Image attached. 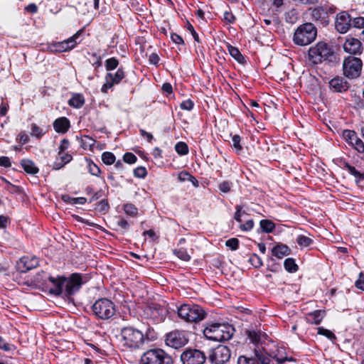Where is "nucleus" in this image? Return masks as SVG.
Instances as JSON below:
<instances>
[{"label": "nucleus", "mask_w": 364, "mask_h": 364, "mask_svg": "<svg viewBox=\"0 0 364 364\" xmlns=\"http://www.w3.org/2000/svg\"><path fill=\"white\" fill-rule=\"evenodd\" d=\"M234 332V327L228 323H211L203 330L208 340L220 342L230 340Z\"/></svg>", "instance_id": "nucleus-1"}, {"label": "nucleus", "mask_w": 364, "mask_h": 364, "mask_svg": "<svg viewBox=\"0 0 364 364\" xmlns=\"http://www.w3.org/2000/svg\"><path fill=\"white\" fill-rule=\"evenodd\" d=\"M122 343L128 348H139L145 341L143 333L133 326H128L121 329Z\"/></svg>", "instance_id": "nucleus-2"}, {"label": "nucleus", "mask_w": 364, "mask_h": 364, "mask_svg": "<svg viewBox=\"0 0 364 364\" xmlns=\"http://www.w3.org/2000/svg\"><path fill=\"white\" fill-rule=\"evenodd\" d=\"M317 36V29L311 23H305L295 30L293 41L295 44L304 46L315 41Z\"/></svg>", "instance_id": "nucleus-3"}, {"label": "nucleus", "mask_w": 364, "mask_h": 364, "mask_svg": "<svg viewBox=\"0 0 364 364\" xmlns=\"http://www.w3.org/2000/svg\"><path fill=\"white\" fill-rule=\"evenodd\" d=\"M179 318L186 322L198 323L203 320L206 316L203 308L196 304H184L177 309Z\"/></svg>", "instance_id": "nucleus-4"}, {"label": "nucleus", "mask_w": 364, "mask_h": 364, "mask_svg": "<svg viewBox=\"0 0 364 364\" xmlns=\"http://www.w3.org/2000/svg\"><path fill=\"white\" fill-rule=\"evenodd\" d=\"M333 52L326 43L318 42L314 47L309 50V60L314 64H318L323 60H331Z\"/></svg>", "instance_id": "nucleus-5"}, {"label": "nucleus", "mask_w": 364, "mask_h": 364, "mask_svg": "<svg viewBox=\"0 0 364 364\" xmlns=\"http://www.w3.org/2000/svg\"><path fill=\"white\" fill-rule=\"evenodd\" d=\"M141 364H173L171 357L161 348L146 350L141 358Z\"/></svg>", "instance_id": "nucleus-6"}, {"label": "nucleus", "mask_w": 364, "mask_h": 364, "mask_svg": "<svg viewBox=\"0 0 364 364\" xmlns=\"http://www.w3.org/2000/svg\"><path fill=\"white\" fill-rule=\"evenodd\" d=\"M92 310L95 316L100 319H108L115 314L114 304L105 298L96 301L92 306Z\"/></svg>", "instance_id": "nucleus-7"}, {"label": "nucleus", "mask_w": 364, "mask_h": 364, "mask_svg": "<svg viewBox=\"0 0 364 364\" xmlns=\"http://www.w3.org/2000/svg\"><path fill=\"white\" fill-rule=\"evenodd\" d=\"M362 68V60L357 57L348 56L343 62V75L350 79L358 77L361 73Z\"/></svg>", "instance_id": "nucleus-8"}, {"label": "nucleus", "mask_w": 364, "mask_h": 364, "mask_svg": "<svg viewBox=\"0 0 364 364\" xmlns=\"http://www.w3.org/2000/svg\"><path fill=\"white\" fill-rule=\"evenodd\" d=\"M328 12L333 13V9L327 6H317L309 8L307 10V14L310 16V19L321 25L328 23Z\"/></svg>", "instance_id": "nucleus-9"}, {"label": "nucleus", "mask_w": 364, "mask_h": 364, "mask_svg": "<svg viewBox=\"0 0 364 364\" xmlns=\"http://www.w3.org/2000/svg\"><path fill=\"white\" fill-rule=\"evenodd\" d=\"M205 360V353L198 349L188 348L181 355L183 364H203Z\"/></svg>", "instance_id": "nucleus-10"}, {"label": "nucleus", "mask_w": 364, "mask_h": 364, "mask_svg": "<svg viewBox=\"0 0 364 364\" xmlns=\"http://www.w3.org/2000/svg\"><path fill=\"white\" fill-rule=\"evenodd\" d=\"M230 350L225 346L219 345L209 355L208 359L213 364H224L230 358Z\"/></svg>", "instance_id": "nucleus-11"}, {"label": "nucleus", "mask_w": 364, "mask_h": 364, "mask_svg": "<svg viewBox=\"0 0 364 364\" xmlns=\"http://www.w3.org/2000/svg\"><path fill=\"white\" fill-rule=\"evenodd\" d=\"M165 342L167 346L171 348H179L188 343V339L183 332L174 331L166 335Z\"/></svg>", "instance_id": "nucleus-12"}, {"label": "nucleus", "mask_w": 364, "mask_h": 364, "mask_svg": "<svg viewBox=\"0 0 364 364\" xmlns=\"http://www.w3.org/2000/svg\"><path fill=\"white\" fill-rule=\"evenodd\" d=\"M342 136L347 143L359 153H364V143L353 130L346 129Z\"/></svg>", "instance_id": "nucleus-13"}, {"label": "nucleus", "mask_w": 364, "mask_h": 364, "mask_svg": "<svg viewBox=\"0 0 364 364\" xmlns=\"http://www.w3.org/2000/svg\"><path fill=\"white\" fill-rule=\"evenodd\" d=\"M82 283V277L80 274H72L65 282L66 295L70 296L76 293L80 289Z\"/></svg>", "instance_id": "nucleus-14"}, {"label": "nucleus", "mask_w": 364, "mask_h": 364, "mask_svg": "<svg viewBox=\"0 0 364 364\" xmlns=\"http://www.w3.org/2000/svg\"><path fill=\"white\" fill-rule=\"evenodd\" d=\"M123 69L119 68L115 73H108L105 75V83L102 87V92L106 93L114 85L118 84L124 77Z\"/></svg>", "instance_id": "nucleus-15"}, {"label": "nucleus", "mask_w": 364, "mask_h": 364, "mask_svg": "<svg viewBox=\"0 0 364 364\" xmlns=\"http://www.w3.org/2000/svg\"><path fill=\"white\" fill-rule=\"evenodd\" d=\"M38 266V259L35 256H24L22 257L16 263V269L21 272L25 273L32 269Z\"/></svg>", "instance_id": "nucleus-16"}, {"label": "nucleus", "mask_w": 364, "mask_h": 364, "mask_svg": "<svg viewBox=\"0 0 364 364\" xmlns=\"http://www.w3.org/2000/svg\"><path fill=\"white\" fill-rule=\"evenodd\" d=\"M350 26L351 19L350 15L347 12L342 11L336 15L335 27L339 33H346L349 30Z\"/></svg>", "instance_id": "nucleus-17"}, {"label": "nucleus", "mask_w": 364, "mask_h": 364, "mask_svg": "<svg viewBox=\"0 0 364 364\" xmlns=\"http://www.w3.org/2000/svg\"><path fill=\"white\" fill-rule=\"evenodd\" d=\"M80 32L81 31H79L68 39L54 44V50L58 52H66L74 48L77 45L76 39L79 37Z\"/></svg>", "instance_id": "nucleus-18"}, {"label": "nucleus", "mask_w": 364, "mask_h": 364, "mask_svg": "<svg viewBox=\"0 0 364 364\" xmlns=\"http://www.w3.org/2000/svg\"><path fill=\"white\" fill-rule=\"evenodd\" d=\"M343 47L344 50L350 54L360 55L363 52L362 43L355 38H348Z\"/></svg>", "instance_id": "nucleus-19"}, {"label": "nucleus", "mask_w": 364, "mask_h": 364, "mask_svg": "<svg viewBox=\"0 0 364 364\" xmlns=\"http://www.w3.org/2000/svg\"><path fill=\"white\" fill-rule=\"evenodd\" d=\"M256 352L255 357L248 358L246 356H240L237 360V364H269V359L262 353Z\"/></svg>", "instance_id": "nucleus-20"}, {"label": "nucleus", "mask_w": 364, "mask_h": 364, "mask_svg": "<svg viewBox=\"0 0 364 364\" xmlns=\"http://www.w3.org/2000/svg\"><path fill=\"white\" fill-rule=\"evenodd\" d=\"M48 280L52 284V287L48 289V292L55 296L60 295L63 292V286L65 284L66 278L63 277H58L57 278L49 277Z\"/></svg>", "instance_id": "nucleus-21"}, {"label": "nucleus", "mask_w": 364, "mask_h": 364, "mask_svg": "<svg viewBox=\"0 0 364 364\" xmlns=\"http://www.w3.org/2000/svg\"><path fill=\"white\" fill-rule=\"evenodd\" d=\"M330 87L335 92H342L348 90V83L343 77H334L329 82Z\"/></svg>", "instance_id": "nucleus-22"}, {"label": "nucleus", "mask_w": 364, "mask_h": 364, "mask_svg": "<svg viewBox=\"0 0 364 364\" xmlns=\"http://www.w3.org/2000/svg\"><path fill=\"white\" fill-rule=\"evenodd\" d=\"M70 122L66 117H60L53 122V128L58 133H65L70 128Z\"/></svg>", "instance_id": "nucleus-23"}, {"label": "nucleus", "mask_w": 364, "mask_h": 364, "mask_svg": "<svg viewBox=\"0 0 364 364\" xmlns=\"http://www.w3.org/2000/svg\"><path fill=\"white\" fill-rule=\"evenodd\" d=\"M73 159V156L68 153L58 154L55 161L53 164V168L59 170Z\"/></svg>", "instance_id": "nucleus-24"}, {"label": "nucleus", "mask_w": 364, "mask_h": 364, "mask_svg": "<svg viewBox=\"0 0 364 364\" xmlns=\"http://www.w3.org/2000/svg\"><path fill=\"white\" fill-rule=\"evenodd\" d=\"M291 250L289 247L283 244H279L272 249V255L277 259H282L283 257L289 255Z\"/></svg>", "instance_id": "nucleus-25"}, {"label": "nucleus", "mask_w": 364, "mask_h": 364, "mask_svg": "<svg viewBox=\"0 0 364 364\" xmlns=\"http://www.w3.org/2000/svg\"><path fill=\"white\" fill-rule=\"evenodd\" d=\"M325 311L316 310L309 313L307 316V321L312 324H319L325 316Z\"/></svg>", "instance_id": "nucleus-26"}, {"label": "nucleus", "mask_w": 364, "mask_h": 364, "mask_svg": "<svg viewBox=\"0 0 364 364\" xmlns=\"http://www.w3.org/2000/svg\"><path fill=\"white\" fill-rule=\"evenodd\" d=\"M248 338L254 344H259L263 338H266V334L260 331L248 330L247 331Z\"/></svg>", "instance_id": "nucleus-27"}, {"label": "nucleus", "mask_w": 364, "mask_h": 364, "mask_svg": "<svg viewBox=\"0 0 364 364\" xmlns=\"http://www.w3.org/2000/svg\"><path fill=\"white\" fill-rule=\"evenodd\" d=\"M24 171L29 174H36L38 172V168L35 165L34 162L29 159H23L21 162Z\"/></svg>", "instance_id": "nucleus-28"}, {"label": "nucleus", "mask_w": 364, "mask_h": 364, "mask_svg": "<svg viewBox=\"0 0 364 364\" xmlns=\"http://www.w3.org/2000/svg\"><path fill=\"white\" fill-rule=\"evenodd\" d=\"M228 50L230 55L240 63H244L245 62L244 56L241 54L238 48L236 47L229 45L228 46Z\"/></svg>", "instance_id": "nucleus-29"}, {"label": "nucleus", "mask_w": 364, "mask_h": 364, "mask_svg": "<svg viewBox=\"0 0 364 364\" xmlns=\"http://www.w3.org/2000/svg\"><path fill=\"white\" fill-rule=\"evenodd\" d=\"M259 225L262 231L267 233L272 232L275 228L274 223L269 220H262Z\"/></svg>", "instance_id": "nucleus-30"}, {"label": "nucleus", "mask_w": 364, "mask_h": 364, "mask_svg": "<svg viewBox=\"0 0 364 364\" xmlns=\"http://www.w3.org/2000/svg\"><path fill=\"white\" fill-rule=\"evenodd\" d=\"M68 102L71 107L80 108L83 105L85 101L82 95H75L69 100Z\"/></svg>", "instance_id": "nucleus-31"}, {"label": "nucleus", "mask_w": 364, "mask_h": 364, "mask_svg": "<svg viewBox=\"0 0 364 364\" xmlns=\"http://www.w3.org/2000/svg\"><path fill=\"white\" fill-rule=\"evenodd\" d=\"M284 266L285 269L289 272H295L298 269V266L293 258L286 259L284 262Z\"/></svg>", "instance_id": "nucleus-32"}, {"label": "nucleus", "mask_w": 364, "mask_h": 364, "mask_svg": "<svg viewBox=\"0 0 364 364\" xmlns=\"http://www.w3.org/2000/svg\"><path fill=\"white\" fill-rule=\"evenodd\" d=\"M346 167L348 172L355 178L357 183L364 179V174L357 171L354 166L347 164Z\"/></svg>", "instance_id": "nucleus-33"}, {"label": "nucleus", "mask_w": 364, "mask_h": 364, "mask_svg": "<svg viewBox=\"0 0 364 364\" xmlns=\"http://www.w3.org/2000/svg\"><path fill=\"white\" fill-rule=\"evenodd\" d=\"M49 277L44 272H39L34 277L33 282L38 285L46 284V280Z\"/></svg>", "instance_id": "nucleus-34"}, {"label": "nucleus", "mask_w": 364, "mask_h": 364, "mask_svg": "<svg viewBox=\"0 0 364 364\" xmlns=\"http://www.w3.org/2000/svg\"><path fill=\"white\" fill-rule=\"evenodd\" d=\"M115 156L113 153L105 151L102 154V161L107 165H112L115 161Z\"/></svg>", "instance_id": "nucleus-35"}, {"label": "nucleus", "mask_w": 364, "mask_h": 364, "mask_svg": "<svg viewBox=\"0 0 364 364\" xmlns=\"http://www.w3.org/2000/svg\"><path fill=\"white\" fill-rule=\"evenodd\" d=\"M312 240L306 236L300 235L296 237L297 244L301 247H306L312 243Z\"/></svg>", "instance_id": "nucleus-36"}, {"label": "nucleus", "mask_w": 364, "mask_h": 364, "mask_svg": "<svg viewBox=\"0 0 364 364\" xmlns=\"http://www.w3.org/2000/svg\"><path fill=\"white\" fill-rule=\"evenodd\" d=\"M119 60L115 58H108L105 61V68L107 70H113L117 68Z\"/></svg>", "instance_id": "nucleus-37"}, {"label": "nucleus", "mask_w": 364, "mask_h": 364, "mask_svg": "<svg viewBox=\"0 0 364 364\" xmlns=\"http://www.w3.org/2000/svg\"><path fill=\"white\" fill-rule=\"evenodd\" d=\"M318 334L322 335V336L328 338L331 341L336 340V338L335 334L333 332H331L330 330L326 329L323 327L318 328Z\"/></svg>", "instance_id": "nucleus-38"}, {"label": "nucleus", "mask_w": 364, "mask_h": 364, "mask_svg": "<svg viewBox=\"0 0 364 364\" xmlns=\"http://www.w3.org/2000/svg\"><path fill=\"white\" fill-rule=\"evenodd\" d=\"M176 151L180 155H185L188 153V146L184 142H178L175 146Z\"/></svg>", "instance_id": "nucleus-39"}, {"label": "nucleus", "mask_w": 364, "mask_h": 364, "mask_svg": "<svg viewBox=\"0 0 364 364\" xmlns=\"http://www.w3.org/2000/svg\"><path fill=\"white\" fill-rule=\"evenodd\" d=\"M173 252L179 259L183 261H188L191 259V256L185 249L175 250Z\"/></svg>", "instance_id": "nucleus-40"}, {"label": "nucleus", "mask_w": 364, "mask_h": 364, "mask_svg": "<svg viewBox=\"0 0 364 364\" xmlns=\"http://www.w3.org/2000/svg\"><path fill=\"white\" fill-rule=\"evenodd\" d=\"M87 168L89 173L95 176H98L101 171L100 168L92 161L88 162Z\"/></svg>", "instance_id": "nucleus-41"}, {"label": "nucleus", "mask_w": 364, "mask_h": 364, "mask_svg": "<svg viewBox=\"0 0 364 364\" xmlns=\"http://www.w3.org/2000/svg\"><path fill=\"white\" fill-rule=\"evenodd\" d=\"M31 134L32 136H34L39 139L45 134V132L41 127L37 126L36 124H33L31 125Z\"/></svg>", "instance_id": "nucleus-42"}, {"label": "nucleus", "mask_w": 364, "mask_h": 364, "mask_svg": "<svg viewBox=\"0 0 364 364\" xmlns=\"http://www.w3.org/2000/svg\"><path fill=\"white\" fill-rule=\"evenodd\" d=\"M225 245L231 250H236L239 246V240L235 237L230 238L225 242Z\"/></svg>", "instance_id": "nucleus-43"}, {"label": "nucleus", "mask_w": 364, "mask_h": 364, "mask_svg": "<svg viewBox=\"0 0 364 364\" xmlns=\"http://www.w3.org/2000/svg\"><path fill=\"white\" fill-rule=\"evenodd\" d=\"M90 63L96 68H99L102 65L101 63V57L98 55L96 53H92L91 54V58L89 59Z\"/></svg>", "instance_id": "nucleus-44"}, {"label": "nucleus", "mask_w": 364, "mask_h": 364, "mask_svg": "<svg viewBox=\"0 0 364 364\" xmlns=\"http://www.w3.org/2000/svg\"><path fill=\"white\" fill-rule=\"evenodd\" d=\"M249 261L255 267H259L262 265V259L256 254H253L250 257Z\"/></svg>", "instance_id": "nucleus-45"}, {"label": "nucleus", "mask_w": 364, "mask_h": 364, "mask_svg": "<svg viewBox=\"0 0 364 364\" xmlns=\"http://www.w3.org/2000/svg\"><path fill=\"white\" fill-rule=\"evenodd\" d=\"M232 146L237 151V152L242 151V147L240 144L241 137L239 135H234L232 138Z\"/></svg>", "instance_id": "nucleus-46"}, {"label": "nucleus", "mask_w": 364, "mask_h": 364, "mask_svg": "<svg viewBox=\"0 0 364 364\" xmlns=\"http://www.w3.org/2000/svg\"><path fill=\"white\" fill-rule=\"evenodd\" d=\"M146 174V169L143 166H139L134 170V175L136 178H143Z\"/></svg>", "instance_id": "nucleus-47"}, {"label": "nucleus", "mask_w": 364, "mask_h": 364, "mask_svg": "<svg viewBox=\"0 0 364 364\" xmlns=\"http://www.w3.org/2000/svg\"><path fill=\"white\" fill-rule=\"evenodd\" d=\"M109 206L108 202L105 199L99 202L96 208V209L100 213H105L109 210Z\"/></svg>", "instance_id": "nucleus-48"}, {"label": "nucleus", "mask_w": 364, "mask_h": 364, "mask_svg": "<svg viewBox=\"0 0 364 364\" xmlns=\"http://www.w3.org/2000/svg\"><path fill=\"white\" fill-rule=\"evenodd\" d=\"M232 186V182L223 181L218 185V188L223 193H228L230 191Z\"/></svg>", "instance_id": "nucleus-49"}, {"label": "nucleus", "mask_w": 364, "mask_h": 364, "mask_svg": "<svg viewBox=\"0 0 364 364\" xmlns=\"http://www.w3.org/2000/svg\"><path fill=\"white\" fill-rule=\"evenodd\" d=\"M124 212L129 215H135L137 213V208L132 204H126L124 206Z\"/></svg>", "instance_id": "nucleus-50"}, {"label": "nucleus", "mask_w": 364, "mask_h": 364, "mask_svg": "<svg viewBox=\"0 0 364 364\" xmlns=\"http://www.w3.org/2000/svg\"><path fill=\"white\" fill-rule=\"evenodd\" d=\"M136 159V156L131 152L126 153L123 156L124 161L130 164L135 163Z\"/></svg>", "instance_id": "nucleus-51"}, {"label": "nucleus", "mask_w": 364, "mask_h": 364, "mask_svg": "<svg viewBox=\"0 0 364 364\" xmlns=\"http://www.w3.org/2000/svg\"><path fill=\"white\" fill-rule=\"evenodd\" d=\"M351 25H353L355 28H364V18L363 17H357L351 21Z\"/></svg>", "instance_id": "nucleus-52"}, {"label": "nucleus", "mask_w": 364, "mask_h": 364, "mask_svg": "<svg viewBox=\"0 0 364 364\" xmlns=\"http://www.w3.org/2000/svg\"><path fill=\"white\" fill-rule=\"evenodd\" d=\"M363 277H364L363 273L360 272L359 278L355 283V287L361 291H364V279H363Z\"/></svg>", "instance_id": "nucleus-53"}, {"label": "nucleus", "mask_w": 364, "mask_h": 364, "mask_svg": "<svg viewBox=\"0 0 364 364\" xmlns=\"http://www.w3.org/2000/svg\"><path fill=\"white\" fill-rule=\"evenodd\" d=\"M180 107L182 109H185V110H191L193 107V102L188 100H185L183 101L182 103H181L180 105Z\"/></svg>", "instance_id": "nucleus-54"}, {"label": "nucleus", "mask_w": 364, "mask_h": 364, "mask_svg": "<svg viewBox=\"0 0 364 364\" xmlns=\"http://www.w3.org/2000/svg\"><path fill=\"white\" fill-rule=\"evenodd\" d=\"M187 29L191 32L194 40L198 43L200 41L199 36L198 33L196 32L193 26L189 22H188L187 23Z\"/></svg>", "instance_id": "nucleus-55"}, {"label": "nucleus", "mask_w": 364, "mask_h": 364, "mask_svg": "<svg viewBox=\"0 0 364 364\" xmlns=\"http://www.w3.org/2000/svg\"><path fill=\"white\" fill-rule=\"evenodd\" d=\"M0 166H4L5 168H9L11 166V163L10 159L7 156H1L0 157Z\"/></svg>", "instance_id": "nucleus-56"}, {"label": "nucleus", "mask_w": 364, "mask_h": 364, "mask_svg": "<svg viewBox=\"0 0 364 364\" xmlns=\"http://www.w3.org/2000/svg\"><path fill=\"white\" fill-rule=\"evenodd\" d=\"M254 226V222L252 220H248L246 221V223L242 225H240V228L242 230L248 231L252 229Z\"/></svg>", "instance_id": "nucleus-57"}, {"label": "nucleus", "mask_w": 364, "mask_h": 364, "mask_svg": "<svg viewBox=\"0 0 364 364\" xmlns=\"http://www.w3.org/2000/svg\"><path fill=\"white\" fill-rule=\"evenodd\" d=\"M245 214V212H242V208L240 205L236 206V212L235 213L234 218L236 221L240 223L242 221L241 216Z\"/></svg>", "instance_id": "nucleus-58"}, {"label": "nucleus", "mask_w": 364, "mask_h": 364, "mask_svg": "<svg viewBox=\"0 0 364 364\" xmlns=\"http://www.w3.org/2000/svg\"><path fill=\"white\" fill-rule=\"evenodd\" d=\"M69 141L68 140L64 139L60 141V144L59 146V151L58 153L63 154L64 153L65 150H66L68 147Z\"/></svg>", "instance_id": "nucleus-59"}, {"label": "nucleus", "mask_w": 364, "mask_h": 364, "mask_svg": "<svg viewBox=\"0 0 364 364\" xmlns=\"http://www.w3.org/2000/svg\"><path fill=\"white\" fill-rule=\"evenodd\" d=\"M87 202V199L84 197L80 198H70V203L72 204H80L83 205Z\"/></svg>", "instance_id": "nucleus-60"}, {"label": "nucleus", "mask_w": 364, "mask_h": 364, "mask_svg": "<svg viewBox=\"0 0 364 364\" xmlns=\"http://www.w3.org/2000/svg\"><path fill=\"white\" fill-rule=\"evenodd\" d=\"M11 348V346L6 343L5 341L0 337V349H3L5 351H9Z\"/></svg>", "instance_id": "nucleus-61"}, {"label": "nucleus", "mask_w": 364, "mask_h": 364, "mask_svg": "<svg viewBox=\"0 0 364 364\" xmlns=\"http://www.w3.org/2000/svg\"><path fill=\"white\" fill-rule=\"evenodd\" d=\"M171 40L176 44H183V38L176 33H172L171 35Z\"/></svg>", "instance_id": "nucleus-62"}, {"label": "nucleus", "mask_w": 364, "mask_h": 364, "mask_svg": "<svg viewBox=\"0 0 364 364\" xmlns=\"http://www.w3.org/2000/svg\"><path fill=\"white\" fill-rule=\"evenodd\" d=\"M224 19L228 23H233L235 17L231 12L225 11L224 13Z\"/></svg>", "instance_id": "nucleus-63"}, {"label": "nucleus", "mask_w": 364, "mask_h": 364, "mask_svg": "<svg viewBox=\"0 0 364 364\" xmlns=\"http://www.w3.org/2000/svg\"><path fill=\"white\" fill-rule=\"evenodd\" d=\"M278 361L280 363H282V364H298L295 360H294L292 358H280V359H278Z\"/></svg>", "instance_id": "nucleus-64"}]
</instances>
